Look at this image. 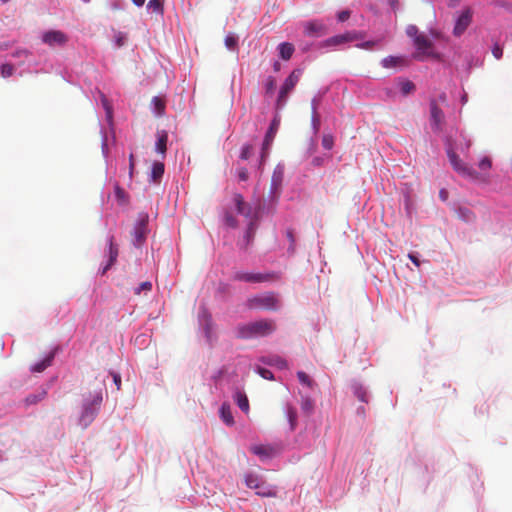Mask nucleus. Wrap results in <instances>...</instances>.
<instances>
[{"label":"nucleus","mask_w":512,"mask_h":512,"mask_svg":"<svg viewBox=\"0 0 512 512\" xmlns=\"http://www.w3.org/2000/svg\"><path fill=\"white\" fill-rule=\"evenodd\" d=\"M280 279V275L276 272H244L238 271L233 275V280L241 281L246 283H264V282H275Z\"/></svg>","instance_id":"obj_4"},{"label":"nucleus","mask_w":512,"mask_h":512,"mask_svg":"<svg viewBox=\"0 0 512 512\" xmlns=\"http://www.w3.org/2000/svg\"><path fill=\"white\" fill-rule=\"evenodd\" d=\"M245 484L250 489H258L260 484L262 483V480L254 474H247L244 478Z\"/></svg>","instance_id":"obj_27"},{"label":"nucleus","mask_w":512,"mask_h":512,"mask_svg":"<svg viewBox=\"0 0 512 512\" xmlns=\"http://www.w3.org/2000/svg\"><path fill=\"white\" fill-rule=\"evenodd\" d=\"M286 414L291 426V430H294L297 424V411L293 406L288 405L286 408Z\"/></svg>","instance_id":"obj_29"},{"label":"nucleus","mask_w":512,"mask_h":512,"mask_svg":"<svg viewBox=\"0 0 512 512\" xmlns=\"http://www.w3.org/2000/svg\"><path fill=\"white\" fill-rule=\"evenodd\" d=\"M103 103H104V106H105L108 114H110V107L108 106V103H107L106 99L103 100Z\"/></svg>","instance_id":"obj_63"},{"label":"nucleus","mask_w":512,"mask_h":512,"mask_svg":"<svg viewBox=\"0 0 512 512\" xmlns=\"http://www.w3.org/2000/svg\"><path fill=\"white\" fill-rule=\"evenodd\" d=\"M102 403V393L98 392L93 396V399L84 405V410L80 417V423L87 427L97 415L99 407Z\"/></svg>","instance_id":"obj_7"},{"label":"nucleus","mask_w":512,"mask_h":512,"mask_svg":"<svg viewBox=\"0 0 512 512\" xmlns=\"http://www.w3.org/2000/svg\"><path fill=\"white\" fill-rule=\"evenodd\" d=\"M447 155H448L449 161H450L453 169L456 172H458L464 176L476 178V176H477L476 171H474L473 169H471L470 167L465 165L454 151L448 150Z\"/></svg>","instance_id":"obj_12"},{"label":"nucleus","mask_w":512,"mask_h":512,"mask_svg":"<svg viewBox=\"0 0 512 512\" xmlns=\"http://www.w3.org/2000/svg\"><path fill=\"white\" fill-rule=\"evenodd\" d=\"M283 172L281 169H275L271 179V186L273 190H277L282 183Z\"/></svg>","instance_id":"obj_28"},{"label":"nucleus","mask_w":512,"mask_h":512,"mask_svg":"<svg viewBox=\"0 0 512 512\" xmlns=\"http://www.w3.org/2000/svg\"><path fill=\"white\" fill-rule=\"evenodd\" d=\"M164 174V164L162 162H155L151 170V179L153 182H158Z\"/></svg>","instance_id":"obj_25"},{"label":"nucleus","mask_w":512,"mask_h":512,"mask_svg":"<svg viewBox=\"0 0 512 512\" xmlns=\"http://www.w3.org/2000/svg\"><path fill=\"white\" fill-rule=\"evenodd\" d=\"M400 90L403 95H408L415 90V85L410 80H401L400 81Z\"/></svg>","instance_id":"obj_32"},{"label":"nucleus","mask_w":512,"mask_h":512,"mask_svg":"<svg viewBox=\"0 0 512 512\" xmlns=\"http://www.w3.org/2000/svg\"><path fill=\"white\" fill-rule=\"evenodd\" d=\"M381 64L384 68H397L407 66V61L402 56H387L382 59Z\"/></svg>","instance_id":"obj_17"},{"label":"nucleus","mask_w":512,"mask_h":512,"mask_svg":"<svg viewBox=\"0 0 512 512\" xmlns=\"http://www.w3.org/2000/svg\"><path fill=\"white\" fill-rule=\"evenodd\" d=\"M147 8L155 13L163 12V5L160 0H150L147 4Z\"/></svg>","instance_id":"obj_34"},{"label":"nucleus","mask_w":512,"mask_h":512,"mask_svg":"<svg viewBox=\"0 0 512 512\" xmlns=\"http://www.w3.org/2000/svg\"><path fill=\"white\" fill-rule=\"evenodd\" d=\"M413 43L416 47V52L413 54L414 59L418 61H424L427 58L440 59V54L432 50V41L423 33Z\"/></svg>","instance_id":"obj_3"},{"label":"nucleus","mask_w":512,"mask_h":512,"mask_svg":"<svg viewBox=\"0 0 512 512\" xmlns=\"http://www.w3.org/2000/svg\"><path fill=\"white\" fill-rule=\"evenodd\" d=\"M313 406V402L308 398L302 402V409L307 413H310L313 410Z\"/></svg>","instance_id":"obj_47"},{"label":"nucleus","mask_w":512,"mask_h":512,"mask_svg":"<svg viewBox=\"0 0 512 512\" xmlns=\"http://www.w3.org/2000/svg\"><path fill=\"white\" fill-rule=\"evenodd\" d=\"M276 330V323L272 319H261L258 321L240 324L235 329V335L239 339H252L266 337Z\"/></svg>","instance_id":"obj_1"},{"label":"nucleus","mask_w":512,"mask_h":512,"mask_svg":"<svg viewBox=\"0 0 512 512\" xmlns=\"http://www.w3.org/2000/svg\"><path fill=\"white\" fill-rule=\"evenodd\" d=\"M492 54L496 59H500L503 56V49L499 44H495L492 48Z\"/></svg>","instance_id":"obj_46"},{"label":"nucleus","mask_w":512,"mask_h":512,"mask_svg":"<svg viewBox=\"0 0 512 512\" xmlns=\"http://www.w3.org/2000/svg\"><path fill=\"white\" fill-rule=\"evenodd\" d=\"M317 108H318V103L314 99L312 101V125H313L315 132H317L319 130V126H320V117L317 112Z\"/></svg>","instance_id":"obj_30"},{"label":"nucleus","mask_w":512,"mask_h":512,"mask_svg":"<svg viewBox=\"0 0 512 512\" xmlns=\"http://www.w3.org/2000/svg\"><path fill=\"white\" fill-rule=\"evenodd\" d=\"M225 45L229 49H233L237 45V38L234 35H227L225 37Z\"/></svg>","instance_id":"obj_42"},{"label":"nucleus","mask_w":512,"mask_h":512,"mask_svg":"<svg viewBox=\"0 0 512 512\" xmlns=\"http://www.w3.org/2000/svg\"><path fill=\"white\" fill-rule=\"evenodd\" d=\"M152 105L154 107V111L158 116H161L165 111V102L160 97H153L152 98Z\"/></svg>","instance_id":"obj_31"},{"label":"nucleus","mask_w":512,"mask_h":512,"mask_svg":"<svg viewBox=\"0 0 512 512\" xmlns=\"http://www.w3.org/2000/svg\"><path fill=\"white\" fill-rule=\"evenodd\" d=\"M256 494L262 497H276L277 489L275 486H272L262 481L259 488L256 489Z\"/></svg>","instance_id":"obj_21"},{"label":"nucleus","mask_w":512,"mask_h":512,"mask_svg":"<svg viewBox=\"0 0 512 512\" xmlns=\"http://www.w3.org/2000/svg\"><path fill=\"white\" fill-rule=\"evenodd\" d=\"M431 35L434 37V38H438L439 37V33L436 32V31H431Z\"/></svg>","instance_id":"obj_64"},{"label":"nucleus","mask_w":512,"mask_h":512,"mask_svg":"<svg viewBox=\"0 0 512 512\" xmlns=\"http://www.w3.org/2000/svg\"><path fill=\"white\" fill-rule=\"evenodd\" d=\"M234 203L236 205V210L239 214L244 215L249 218L252 215V208L249 204L244 201V198L241 194L234 195Z\"/></svg>","instance_id":"obj_16"},{"label":"nucleus","mask_w":512,"mask_h":512,"mask_svg":"<svg viewBox=\"0 0 512 512\" xmlns=\"http://www.w3.org/2000/svg\"><path fill=\"white\" fill-rule=\"evenodd\" d=\"M257 372L259 373V375L262 378H264L266 380H273L274 379L273 373L270 370L266 369V368L258 367Z\"/></svg>","instance_id":"obj_41"},{"label":"nucleus","mask_w":512,"mask_h":512,"mask_svg":"<svg viewBox=\"0 0 512 512\" xmlns=\"http://www.w3.org/2000/svg\"><path fill=\"white\" fill-rule=\"evenodd\" d=\"M279 126H280V119L278 117H275L272 120V122L266 132L264 140H263L262 152H261V163H263L265 161L266 157L269 154L270 146L272 145V143L274 141V138L279 129Z\"/></svg>","instance_id":"obj_9"},{"label":"nucleus","mask_w":512,"mask_h":512,"mask_svg":"<svg viewBox=\"0 0 512 512\" xmlns=\"http://www.w3.org/2000/svg\"><path fill=\"white\" fill-rule=\"evenodd\" d=\"M481 170H488L491 168V159L489 157H484L478 164Z\"/></svg>","instance_id":"obj_44"},{"label":"nucleus","mask_w":512,"mask_h":512,"mask_svg":"<svg viewBox=\"0 0 512 512\" xmlns=\"http://www.w3.org/2000/svg\"><path fill=\"white\" fill-rule=\"evenodd\" d=\"M42 41L50 47L64 46L68 41V37L62 31L49 30L42 35Z\"/></svg>","instance_id":"obj_13"},{"label":"nucleus","mask_w":512,"mask_h":512,"mask_svg":"<svg viewBox=\"0 0 512 512\" xmlns=\"http://www.w3.org/2000/svg\"><path fill=\"white\" fill-rule=\"evenodd\" d=\"M261 361L264 364H267V365H270V366H276L279 369L287 368V361L285 359H283L282 357L278 356V355L262 357Z\"/></svg>","instance_id":"obj_20"},{"label":"nucleus","mask_w":512,"mask_h":512,"mask_svg":"<svg viewBox=\"0 0 512 512\" xmlns=\"http://www.w3.org/2000/svg\"><path fill=\"white\" fill-rule=\"evenodd\" d=\"M276 88V79L273 76H268L265 81V93L266 95H272Z\"/></svg>","instance_id":"obj_33"},{"label":"nucleus","mask_w":512,"mask_h":512,"mask_svg":"<svg viewBox=\"0 0 512 512\" xmlns=\"http://www.w3.org/2000/svg\"><path fill=\"white\" fill-rule=\"evenodd\" d=\"M408 257H409V259H410V260H411V261H412V262H413L417 267H419V266H420V261H419V259L417 258V256H416V255H414V254L410 253V254L408 255Z\"/></svg>","instance_id":"obj_53"},{"label":"nucleus","mask_w":512,"mask_h":512,"mask_svg":"<svg viewBox=\"0 0 512 512\" xmlns=\"http://www.w3.org/2000/svg\"><path fill=\"white\" fill-rule=\"evenodd\" d=\"M361 38L360 33L355 31L345 32L340 35L332 36L321 43L322 47H335Z\"/></svg>","instance_id":"obj_10"},{"label":"nucleus","mask_w":512,"mask_h":512,"mask_svg":"<svg viewBox=\"0 0 512 512\" xmlns=\"http://www.w3.org/2000/svg\"><path fill=\"white\" fill-rule=\"evenodd\" d=\"M250 451L257 455L261 460L272 458L276 454V449L270 445H253Z\"/></svg>","instance_id":"obj_15"},{"label":"nucleus","mask_w":512,"mask_h":512,"mask_svg":"<svg viewBox=\"0 0 512 512\" xmlns=\"http://www.w3.org/2000/svg\"><path fill=\"white\" fill-rule=\"evenodd\" d=\"M14 66L12 64H2L1 65V76L3 78H8L14 74Z\"/></svg>","instance_id":"obj_35"},{"label":"nucleus","mask_w":512,"mask_h":512,"mask_svg":"<svg viewBox=\"0 0 512 512\" xmlns=\"http://www.w3.org/2000/svg\"><path fill=\"white\" fill-rule=\"evenodd\" d=\"M304 34L308 37H322L327 34V26L321 20H310L302 24Z\"/></svg>","instance_id":"obj_11"},{"label":"nucleus","mask_w":512,"mask_h":512,"mask_svg":"<svg viewBox=\"0 0 512 512\" xmlns=\"http://www.w3.org/2000/svg\"><path fill=\"white\" fill-rule=\"evenodd\" d=\"M301 75H302V70L295 69L285 79L284 83L280 87L278 98L276 101V107L278 109L285 106L289 94L294 90L295 86L297 85V83L300 80Z\"/></svg>","instance_id":"obj_5"},{"label":"nucleus","mask_w":512,"mask_h":512,"mask_svg":"<svg viewBox=\"0 0 512 512\" xmlns=\"http://www.w3.org/2000/svg\"><path fill=\"white\" fill-rule=\"evenodd\" d=\"M473 11L470 7H465L462 12L457 16L453 28V35L456 37L461 36L472 22Z\"/></svg>","instance_id":"obj_8"},{"label":"nucleus","mask_w":512,"mask_h":512,"mask_svg":"<svg viewBox=\"0 0 512 512\" xmlns=\"http://www.w3.org/2000/svg\"><path fill=\"white\" fill-rule=\"evenodd\" d=\"M146 0H132L136 6H142Z\"/></svg>","instance_id":"obj_60"},{"label":"nucleus","mask_w":512,"mask_h":512,"mask_svg":"<svg viewBox=\"0 0 512 512\" xmlns=\"http://www.w3.org/2000/svg\"><path fill=\"white\" fill-rule=\"evenodd\" d=\"M333 145H334L333 136L332 135H324L322 138V146L326 150H330V149H332Z\"/></svg>","instance_id":"obj_40"},{"label":"nucleus","mask_w":512,"mask_h":512,"mask_svg":"<svg viewBox=\"0 0 512 512\" xmlns=\"http://www.w3.org/2000/svg\"><path fill=\"white\" fill-rule=\"evenodd\" d=\"M125 42V36L122 34H119L116 39L117 46H122Z\"/></svg>","instance_id":"obj_55"},{"label":"nucleus","mask_w":512,"mask_h":512,"mask_svg":"<svg viewBox=\"0 0 512 512\" xmlns=\"http://www.w3.org/2000/svg\"><path fill=\"white\" fill-rule=\"evenodd\" d=\"M461 0H448L449 7H456L460 4Z\"/></svg>","instance_id":"obj_58"},{"label":"nucleus","mask_w":512,"mask_h":512,"mask_svg":"<svg viewBox=\"0 0 512 512\" xmlns=\"http://www.w3.org/2000/svg\"><path fill=\"white\" fill-rule=\"evenodd\" d=\"M134 169H135L134 154L130 153V155H129V179L130 180H132V178H133Z\"/></svg>","instance_id":"obj_45"},{"label":"nucleus","mask_w":512,"mask_h":512,"mask_svg":"<svg viewBox=\"0 0 512 512\" xmlns=\"http://www.w3.org/2000/svg\"><path fill=\"white\" fill-rule=\"evenodd\" d=\"M152 289V283L150 281L142 282L137 288H135L134 293L136 295H140L142 291L148 292Z\"/></svg>","instance_id":"obj_38"},{"label":"nucleus","mask_w":512,"mask_h":512,"mask_svg":"<svg viewBox=\"0 0 512 512\" xmlns=\"http://www.w3.org/2000/svg\"><path fill=\"white\" fill-rule=\"evenodd\" d=\"M406 34L408 37L412 38L414 42L422 33L419 32L417 26L411 24L406 27Z\"/></svg>","instance_id":"obj_36"},{"label":"nucleus","mask_w":512,"mask_h":512,"mask_svg":"<svg viewBox=\"0 0 512 512\" xmlns=\"http://www.w3.org/2000/svg\"><path fill=\"white\" fill-rule=\"evenodd\" d=\"M26 400L29 403H35L37 401L36 397L34 396H29Z\"/></svg>","instance_id":"obj_62"},{"label":"nucleus","mask_w":512,"mask_h":512,"mask_svg":"<svg viewBox=\"0 0 512 512\" xmlns=\"http://www.w3.org/2000/svg\"><path fill=\"white\" fill-rule=\"evenodd\" d=\"M118 257V247L116 244H114L113 237L109 239V261L108 263L103 267L102 274H105L110 267L116 262Z\"/></svg>","instance_id":"obj_18"},{"label":"nucleus","mask_w":512,"mask_h":512,"mask_svg":"<svg viewBox=\"0 0 512 512\" xmlns=\"http://www.w3.org/2000/svg\"><path fill=\"white\" fill-rule=\"evenodd\" d=\"M149 216L147 213H139L137 220L134 224L132 236L133 244L136 247H140L146 240L149 233L148 229Z\"/></svg>","instance_id":"obj_6"},{"label":"nucleus","mask_w":512,"mask_h":512,"mask_svg":"<svg viewBox=\"0 0 512 512\" xmlns=\"http://www.w3.org/2000/svg\"><path fill=\"white\" fill-rule=\"evenodd\" d=\"M124 194H125L124 190L117 186V187H116V195H117L118 197H123V196H124Z\"/></svg>","instance_id":"obj_59"},{"label":"nucleus","mask_w":512,"mask_h":512,"mask_svg":"<svg viewBox=\"0 0 512 512\" xmlns=\"http://www.w3.org/2000/svg\"><path fill=\"white\" fill-rule=\"evenodd\" d=\"M234 399L238 407L245 413L249 411V401L245 393L237 391L234 395Z\"/></svg>","instance_id":"obj_24"},{"label":"nucleus","mask_w":512,"mask_h":512,"mask_svg":"<svg viewBox=\"0 0 512 512\" xmlns=\"http://www.w3.org/2000/svg\"><path fill=\"white\" fill-rule=\"evenodd\" d=\"M280 67H281V65H280V63H279V62H277V61L273 64V69H274V71H276V72L280 70Z\"/></svg>","instance_id":"obj_61"},{"label":"nucleus","mask_w":512,"mask_h":512,"mask_svg":"<svg viewBox=\"0 0 512 512\" xmlns=\"http://www.w3.org/2000/svg\"><path fill=\"white\" fill-rule=\"evenodd\" d=\"M252 151H253L252 145H250V144L244 145L242 147V150H241V153H240V158L243 159V160H247L251 156Z\"/></svg>","instance_id":"obj_39"},{"label":"nucleus","mask_w":512,"mask_h":512,"mask_svg":"<svg viewBox=\"0 0 512 512\" xmlns=\"http://www.w3.org/2000/svg\"><path fill=\"white\" fill-rule=\"evenodd\" d=\"M167 142H168V134L166 131H161L157 133V142H156V151L165 155L167 150Z\"/></svg>","instance_id":"obj_22"},{"label":"nucleus","mask_w":512,"mask_h":512,"mask_svg":"<svg viewBox=\"0 0 512 512\" xmlns=\"http://www.w3.org/2000/svg\"><path fill=\"white\" fill-rule=\"evenodd\" d=\"M252 234H253V224L250 223V225L248 227V230H247V233H246L247 242L250 241V238L252 237Z\"/></svg>","instance_id":"obj_56"},{"label":"nucleus","mask_w":512,"mask_h":512,"mask_svg":"<svg viewBox=\"0 0 512 512\" xmlns=\"http://www.w3.org/2000/svg\"><path fill=\"white\" fill-rule=\"evenodd\" d=\"M376 44H377V41H365L360 44H357L356 47H358L360 49L371 50L375 47Z\"/></svg>","instance_id":"obj_43"},{"label":"nucleus","mask_w":512,"mask_h":512,"mask_svg":"<svg viewBox=\"0 0 512 512\" xmlns=\"http://www.w3.org/2000/svg\"><path fill=\"white\" fill-rule=\"evenodd\" d=\"M350 17V12L345 10V11H341L339 14H338V20L340 22H344L346 21L348 18Z\"/></svg>","instance_id":"obj_50"},{"label":"nucleus","mask_w":512,"mask_h":512,"mask_svg":"<svg viewBox=\"0 0 512 512\" xmlns=\"http://www.w3.org/2000/svg\"><path fill=\"white\" fill-rule=\"evenodd\" d=\"M226 223L231 226V227H236L237 226V221L236 219L231 216V215H226Z\"/></svg>","instance_id":"obj_52"},{"label":"nucleus","mask_w":512,"mask_h":512,"mask_svg":"<svg viewBox=\"0 0 512 512\" xmlns=\"http://www.w3.org/2000/svg\"><path fill=\"white\" fill-rule=\"evenodd\" d=\"M279 56L281 59L288 61L293 56L295 48L293 44L289 42H283L278 45Z\"/></svg>","instance_id":"obj_19"},{"label":"nucleus","mask_w":512,"mask_h":512,"mask_svg":"<svg viewBox=\"0 0 512 512\" xmlns=\"http://www.w3.org/2000/svg\"><path fill=\"white\" fill-rule=\"evenodd\" d=\"M430 115H431L432 129L436 132H440L442 130V125L444 122V113L438 107L435 100H432L430 102Z\"/></svg>","instance_id":"obj_14"},{"label":"nucleus","mask_w":512,"mask_h":512,"mask_svg":"<svg viewBox=\"0 0 512 512\" xmlns=\"http://www.w3.org/2000/svg\"><path fill=\"white\" fill-rule=\"evenodd\" d=\"M297 377L303 385H306L308 387H312L313 381L310 379V377L303 371H299L297 373Z\"/></svg>","instance_id":"obj_37"},{"label":"nucleus","mask_w":512,"mask_h":512,"mask_svg":"<svg viewBox=\"0 0 512 512\" xmlns=\"http://www.w3.org/2000/svg\"><path fill=\"white\" fill-rule=\"evenodd\" d=\"M246 305L249 309L278 311L282 306V301L278 293L265 292L248 298Z\"/></svg>","instance_id":"obj_2"},{"label":"nucleus","mask_w":512,"mask_h":512,"mask_svg":"<svg viewBox=\"0 0 512 512\" xmlns=\"http://www.w3.org/2000/svg\"><path fill=\"white\" fill-rule=\"evenodd\" d=\"M439 197L441 198V200L446 201L448 198V192L445 189H442L439 192Z\"/></svg>","instance_id":"obj_57"},{"label":"nucleus","mask_w":512,"mask_h":512,"mask_svg":"<svg viewBox=\"0 0 512 512\" xmlns=\"http://www.w3.org/2000/svg\"><path fill=\"white\" fill-rule=\"evenodd\" d=\"M238 178L240 181H247L248 180V171L246 168H239L237 172Z\"/></svg>","instance_id":"obj_48"},{"label":"nucleus","mask_w":512,"mask_h":512,"mask_svg":"<svg viewBox=\"0 0 512 512\" xmlns=\"http://www.w3.org/2000/svg\"><path fill=\"white\" fill-rule=\"evenodd\" d=\"M220 417L225 424H227V425L234 424V418H233V415L231 412V408L226 403L222 404V406L220 408Z\"/></svg>","instance_id":"obj_23"},{"label":"nucleus","mask_w":512,"mask_h":512,"mask_svg":"<svg viewBox=\"0 0 512 512\" xmlns=\"http://www.w3.org/2000/svg\"><path fill=\"white\" fill-rule=\"evenodd\" d=\"M113 381L116 385L117 390H120L121 388V377L117 373H112Z\"/></svg>","instance_id":"obj_51"},{"label":"nucleus","mask_w":512,"mask_h":512,"mask_svg":"<svg viewBox=\"0 0 512 512\" xmlns=\"http://www.w3.org/2000/svg\"><path fill=\"white\" fill-rule=\"evenodd\" d=\"M53 358H54V354L51 353L45 359H43L42 361H40V362L36 363L35 365H33L31 370L33 372H42V371H44L47 367H49L51 365Z\"/></svg>","instance_id":"obj_26"},{"label":"nucleus","mask_w":512,"mask_h":512,"mask_svg":"<svg viewBox=\"0 0 512 512\" xmlns=\"http://www.w3.org/2000/svg\"><path fill=\"white\" fill-rule=\"evenodd\" d=\"M29 55V51L26 50V49H19V50H16L14 53H13V57L15 58H27Z\"/></svg>","instance_id":"obj_49"},{"label":"nucleus","mask_w":512,"mask_h":512,"mask_svg":"<svg viewBox=\"0 0 512 512\" xmlns=\"http://www.w3.org/2000/svg\"><path fill=\"white\" fill-rule=\"evenodd\" d=\"M286 235H287V238L290 241L291 247H293L294 246V242H295L293 232L291 230H288Z\"/></svg>","instance_id":"obj_54"}]
</instances>
